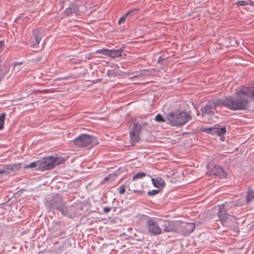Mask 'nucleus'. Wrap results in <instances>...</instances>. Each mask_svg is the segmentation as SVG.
<instances>
[{
	"mask_svg": "<svg viewBox=\"0 0 254 254\" xmlns=\"http://www.w3.org/2000/svg\"><path fill=\"white\" fill-rule=\"evenodd\" d=\"M155 120L156 122H160V123H163V122H165V120L163 118L162 116L160 114H158L156 116V117L155 118Z\"/></svg>",
	"mask_w": 254,
	"mask_h": 254,
	"instance_id": "obj_29",
	"label": "nucleus"
},
{
	"mask_svg": "<svg viewBox=\"0 0 254 254\" xmlns=\"http://www.w3.org/2000/svg\"><path fill=\"white\" fill-rule=\"evenodd\" d=\"M179 230L184 236L189 235L195 229V224L193 223L183 222L178 226Z\"/></svg>",
	"mask_w": 254,
	"mask_h": 254,
	"instance_id": "obj_8",
	"label": "nucleus"
},
{
	"mask_svg": "<svg viewBox=\"0 0 254 254\" xmlns=\"http://www.w3.org/2000/svg\"><path fill=\"white\" fill-rule=\"evenodd\" d=\"M23 64L22 62H15L14 63V65H21Z\"/></svg>",
	"mask_w": 254,
	"mask_h": 254,
	"instance_id": "obj_41",
	"label": "nucleus"
},
{
	"mask_svg": "<svg viewBox=\"0 0 254 254\" xmlns=\"http://www.w3.org/2000/svg\"><path fill=\"white\" fill-rule=\"evenodd\" d=\"M141 129L142 125L138 123H135L133 125L130 131L139 133Z\"/></svg>",
	"mask_w": 254,
	"mask_h": 254,
	"instance_id": "obj_19",
	"label": "nucleus"
},
{
	"mask_svg": "<svg viewBox=\"0 0 254 254\" xmlns=\"http://www.w3.org/2000/svg\"><path fill=\"white\" fill-rule=\"evenodd\" d=\"M5 116L6 114L5 113L0 114V130L2 129L4 127Z\"/></svg>",
	"mask_w": 254,
	"mask_h": 254,
	"instance_id": "obj_24",
	"label": "nucleus"
},
{
	"mask_svg": "<svg viewBox=\"0 0 254 254\" xmlns=\"http://www.w3.org/2000/svg\"><path fill=\"white\" fill-rule=\"evenodd\" d=\"M146 225L151 235L156 236L161 234L162 229L155 218L149 217L146 222Z\"/></svg>",
	"mask_w": 254,
	"mask_h": 254,
	"instance_id": "obj_6",
	"label": "nucleus"
},
{
	"mask_svg": "<svg viewBox=\"0 0 254 254\" xmlns=\"http://www.w3.org/2000/svg\"><path fill=\"white\" fill-rule=\"evenodd\" d=\"M96 53L97 54H102V55H104L105 56L109 57L110 49H105V48H103V49H99V50H98L96 51Z\"/></svg>",
	"mask_w": 254,
	"mask_h": 254,
	"instance_id": "obj_23",
	"label": "nucleus"
},
{
	"mask_svg": "<svg viewBox=\"0 0 254 254\" xmlns=\"http://www.w3.org/2000/svg\"><path fill=\"white\" fill-rule=\"evenodd\" d=\"M159 192V190H153L151 191H148L147 194L148 195H154L158 193Z\"/></svg>",
	"mask_w": 254,
	"mask_h": 254,
	"instance_id": "obj_34",
	"label": "nucleus"
},
{
	"mask_svg": "<svg viewBox=\"0 0 254 254\" xmlns=\"http://www.w3.org/2000/svg\"><path fill=\"white\" fill-rule=\"evenodd\" d=\"M117 178V175L114 173L113 174H110L107 177L104 179V181H108L109 182H111L116 180Z\"/></svg>",
	"mask_w": 254,
	"mask_h": 254,
	"instance_id": "obj_21",
	"label": "nucleus"
},
{
	"mask_svg": "<svg viewBox=\"0 0 254 254\" xmlns=\"http://www.w3.org/2000/svg\"><path fill=\"white\" fill-rule=\"evenodd\" d=\"M166 58L163 56H161L159 57L158 60V63L162 65L163 64L164 62L166 60Z\"/></svg>",
	"mask_w": 254,
	"mask_h": 254,
	"instance_id": "obj_35",
	"label": "nucleus"
},
{
	"mask_svg": "<svg viewBox=\"0 0 254 254\" xmlns=\"http://www.w3.org/2000/svg\"><path fill=\"white\" fill-rule=\"evenodd\" d=\"M125 186L122 185L118 188L119 193L121 194H123L125 192Z\"/></svg>",
	"mask_w": 254,
	"mask_h": 254,
	"instance_id": "obj_33",
	"label": "nucleus"
},
{
	"mask_svg": "<svg viewBox=\"0 0 254 254\" xmlns=\"http://www.w3.org/2000/svg\"><path fill=\"white\" fill-rule=\"evenodd\" d=\"M146 174L145 173L138 172V173H136V174H135L134 175H133L132 180V181H133L135 179H142L144 177H145L146 176Z\"/></svg>",
	"mask_w": 254,
	"mask_h": 254,
	"instance_id": "obj_25",
	"label": "nucleus"
},
{
	"mask_svg": "<svg viewBox=\"0 0 254 254\" xmlns=\"http://www.w3.org/2000/svg\"><path fill=\"white\" fill-rule=\"evenodd\" d=\"M130 141L132 143L138 142L140 140L139 133L129 131Z\"/></svg>",
	"mask_w": 254,
	"mask_h": 254,
	"instance_id": "obj_16",
	"label": "nucleus"
},
{
	"mask_svg": "<svg viewBox=\"0 0 254 254\" xmlns=\"http://www.w3.org/2000/svg\"><path fill=\"white\" fill-rule=\"evenodd\" d=\"M11 166H12V168L13 169V171H17L21 168V163H17V164H11Z\"/></svg>",
	"mask_w": 254,
	"mask_h": 254,
	"instance_id": "obj_31",
	"label": "nucleus"
},
{
	"mask_svg": "<svg viewBox=\"0 0 254 254\" xmlns=\"http://www.w3.org/2000/svg\"><path fill=\"white\" fill-rule=\"evenodd\" d=\"M78 10V7L75 3H71L69 7H67L63 12V14L65 16H69L73 12H76Z\"/></svg>",
	"mask_w": 254,
	"mask_h": 254,
	"instance_id": "obj_12",
	"label": "nucleus"
},
{
	"mask_svg": "<svg viewBox=\"0 0 254 254\" xmlns=\"http://www.w3.org/2000/svg\"><path fill=\"white\" fill-rule=\"evenodd\" d=\"M103 210H104V212L105 213H108V212H110V211L111 209H110V207H105L104 208Z\"/></svg>",
	"mask_w": 254,
	"mask_h": 254,
	"instance_id": "obj_38",
	"label": "nucleus"
},
{
	"mask_svg": "<svg viewBox=\"0 0 254 254\" xmlns=\"http://www.w3.org/2000/svg\"><path fill=\"white\" fill-rule=\"evenodd\" d=\"M25 190L24 189H22L20 190V191H23V190Z\"/></svg>",
	"mask_w": 254,
	"mask_h": 254,
	"instance_id": "obj_44",
	"label": "nucleus"
},
{
	"mask_svg": "<svg viewBox=\"0 0 254 254\" xmlns=\"http://www.w3.org/2000/svg\"><path fill=\"white\" fill-rule=\"evenodd\" d=\"M191 119V116L185 111L172 112L167 116V120L174 126H181Z\"/></svg>",
	"mask_w": 254,
	"mask_h": 254,
	"instance_id": "obj_4",
	"label": "nucleus"
},
{
	"mask_svg": "<svg viewBox=\"0 0 254 254\" xmlns=\"http://www.w3.org/2000/svg\"><path fill=\"white\" fill-rule=\"evenodd\" d=\"M33 37L35 41L36 45L38 46L43 36V31L40 28H35L32 31Z\"/></svg>",
	"mask_w": 254,
	"mask_h": 254,
	"instance_id": "obj_11",
	"label": "nucleus"
},
{
	"mask_svg": "<svg viewBox=\"0 0 254 254\" xmlns=\"http://www.w3.org/2000/svg\"><path fill=\"white\" fill-rule=\"evenodd\" d=\"M236 5L238 6L247 5H248V0L247 1L241 0V1H237L236 2Z\"/></svg>",
	"mask_w": 254,
	"mask_h": 254,
	"instance_id": "obj_30",
	"label": "nucleus"
},
{
	"mask_svg": "<svg viewBox=\"0 0 254 254\" xmlns=\"http://www.w3.org/2000/svg\"><path fill=\"white\" fill-rule=\"evenodd\" d=\"M78 147H86L92 142V137L87 134H82L78 135L71 141Z\"/></svg>",
	"mask_w": 254,
	"mask_h": 254,
	"instance_id": "obj_5",
	"label": "nucleus"
},
{
	"mask_svg": "<svg viewBox=\"0 0 254 254\" xmlns=\"http://www.w3.org/2000/svg\"><path fill=\"white\" fill-rule=\"evenodd\" d=\"M39 170L46 171L52 169L54 168L52 156L47 157L39 160Z\"/></svg>",
	"mask_w": 254,
	"mask_h": 254,
	"instance_id": "obj_7",
	"label": "nucleus"
},
{
	"mask_svg": "<svg viewBox=\"0 0 254 254\" xmlns=\"http://www.w3.org/2000/svg\"><path fill=\"white\" fill-rule=\"evenodd\" d=\"M39 161L37 160L36 162H32L31 164H30L29 165L26 167V168H36V170H39Z\"/></svg>",
	"mask_w": 254,
	"mask_h": 254,
	"instance_id": "obj_27",
	"label": "nucleus"
},
{
	"mask_svg": "<svg viewBox=\"0 0 254 254\" xmlns=\"http://www.w3.org/2000/svg\"><path fill=\"white\" fill-rule=\"evenodd\" d=\"M216 134L218 136H221L224 135L226 132V128L225 127H221L220 128L216 127Z\"/></svg>",
	"mask_w": 254,
	"mask_h": 254,
	"instance_id": "obj_20",
	"label": "nucleus"
},
{
	"mask_svg": "<svg viewBox=\"0 0 254 254\" xmlns=\"http://www.w3.org/2000/svg\"><path fill=\"white\" fill-rule=\"evenodd\" d=\"M231 202H236L237 205H234V207L241 206L243 205V204L241 202L240 200H235V201H231Z\"/></svg>",
	"mask_w": 254,
	"mask_h": 254,
	"instance_id": "obj_36",
	"label": "nucleus"
},
{
	"mask_svg": "<svg viewBox=\"0 0 254 254\" xmlns=\"http://www.w3.org/2000/svg\"><path fill=\"white\" fill-rule=\"evenodd\" d=\"M250 101L254 102V84L253 87L241 86L235 90V96H227L223 98L207 101L201 108L203 116H214L217 107H226L232 111L245 110L250 107Z\"/></svg>",
	"mask_w": 254,
	"mask_h": 254,
	"instance_id": "obj_1",
	"label": "nucleus"
},
{
	"mask_svg": "<svg viewBox=\"0 0 254 254\" xmlns=\"http://www.w3.org/2000/svg\"><path fill=\"white\" fill-rule=\"evenodd\" d=\"M46 206L50 210L56 209L60 211L63 215L70 218L76 215L75 207L73 205L66 206L60 194H56L51 200L47 201Z\"/></svg>",
	"mask_w": 254,
	"mask_h": 254,
	"instance_id": "obj_2",
	"label": "nucleus"
},
{
	"mask_svg": "<svg viewBox=\"0 0 254 254\" xmlns=\"http://www.w3.org/2000/svg\"><path fill=\"white\" fill-rule=\"evenodd\" d=\"M3 43L2 41H0V53L2 51L3 48Z\"/></svg>",
	"mask_w": 254,
	"mask_h": 254,
	"instance_id": "obj_39",
	"label": "nucleus"
},
{
	"mask_svg": "<svg viewBox=\"0 0 254 254\" xmlns=\"http://www.w3.org/2000/svg\"><path fill=\"white\" fill-rule=\"evenodd\" d=\"M124 52L122 48L119 49L110 50L109 57L115 59L119 57H122V53Z\"/></svg>",
	"mask_w": 254,
	"mask_h": 254,
	"instance_id": "obj_13",
	"label": "nucleus"
},
{
	"mask_svg": "<svg viewBox=\"0 0 254 254\" xmlns=\"http://www.w3.org/2000/svg\"><path fill=\"white\" fill-rule=\"evenodd\" d=\"M234 205H237L236 202L228 201L218 206L219 210L217 215L221 224L224 227H228L229 222L230 221V215L229 213H230V210L234 207Z\"/></svg>",
	"mask_w": 254,
	"mask_h": 254,
	"instance_id": "obj_3",
	"label": "nucleus"
},
{
	"mask_svg": "<svg viewBox=\"0 0 254 254\" xmlns=\"http://www.w3.org/2000/svg\"><path fill=\"white\" fill-rule=\"evenodd\" d=\"M254 4V1L252 0H248V5L253 6Z\"/></svg>",
	"mask_w": 254,
	"mask_h": 254,
	"instance_id": "obj_40",
	"label": "nucleus"
},
{
	"mask_svg": "<svg viewBox=\"0 0 254 254\" xmlns=\"http://www.w3.org/2000/svg\"><path fill=\"white\" fill-rule=\"evenodd\" d=\"M2 172L1 171V170H0V175H2Z\"/></svg>",
	"mask_w": 254,
	"mask_h": 254,
	"instance_id": "obj_43",
	"label": "nucleus"
},
{
	"mask_svg": "<svg viewBox=\"0 0 254 254\" xmlns=\"http://www.w3.org/2000/svg\"><path fill=\"white\" fill-rule=\"evenodd\" d=\"M216 127H206L203 129V131L207 133L212 134H216Z\"/></svg>",
	"mask_w": 254,
	"mask_h": 254,
	"instance_id": "obj_26",
	"label": "nucleus"
},
{
	"mask_svg": "<svg viewBox=\"0 0 254 254\" xmlns=\"http://www.w3.org/2000/svg\"><path fill=\"white\" fill-rule=\"evenodd\" d=\"M161 226L163 232H177L179 231L178 226L173 221L163 220Z\"/></svg>",
	"mask_w": 254,
	"mask_h": 254,
	"instance_id": "obj_9",
	"label": "nucleus"
},
{
	"mask_svg": "<svg viewBox=\"0 0 254 254\" xmlns=\"http://www.w3.org/2000/svg\"><path fill=\"white\" fill-rule=\"evenodd\" d=\"M127 14L125 13L119 19L118 21V24H121L122 23H123L125 22L126 19L127 17Z\"/></svg>",
	"mask_w": 254,
	"mask_h": 254,
	"instance_id": "obj_32",
	"label": "nucleus"
},
{
	"mask_svg": "<svg viewBox=\"0 0 254 254\" xmlns=\"http://www.w3.org/2000/svg\"><path fill=\"white\" fill-rule=\"evenodd\" d=\"M151 180L152 184L156 188H164L166 185L164 180L160 177H157L156 179L152 178Z\"/></svg>",
	"mask_w": 254,
	"mask_h": 254,
	"instance_id": "obj_14",
	"label": "nucleus"
},
{
	"mask_svg": "<svg viewBox=\"0 0 254 254\" xmlns=\"http://www.w3.org/2000/svg\"><path fill=\"white\" fill-rule=\"evenodd\" d=\"M0 170L2 172V174L4 173L9 174L13 172V169L11 164L5 165L3 167V169H0Z\"/></svg>",
	"mask_w": 254,
	"mask_h": 254,
	"instance_id": "obj_18",
	"label": "nucleus"
},
{
	"mask_svg": "<svg viewBox=\"0 0 254 254\" xmlns=\"http://www.w3.org/2000/svg\"><path fill=\"white\" fill-rule=\"evenodd\" d=\"M231 229L234 232H236L237 233H238L240 232L239 229V227L238 226H235L234 228H231Z\"/></svg>",
	"mask_w": 254,
	"mask_h": 254,
	"instance_id": "obj_37",
	"label": "nucleus"
},
{
	"mask_svg": "<svg viewBox=\"0 0 254 254\" xmlns=\"http://www.w3.org/2000/svg\"><path fill=\"white\" fill-rule=\"evenodd\" d=\"M128 190L129 191L131 190L130 188L128 189ZM131 191H132V192L133 193H136L139 195H143L145 192V191H144L143 190H138L135 189L132 190Z\"/></svg>",
	"mask_w": 254,
	"mask_h": 254,
	"instance_id": "obj_28",
	"label": "nucleus"
},
{
	"mask_svg": "<svg viewBox=\"0 0 254 254\" xmlns=\"http://www.w3.org/2000/svg\"><path fill=\"white\" fill-rule=\"evenodd\" d=\"M148 123L147 122L142 123V126H148Z\"/></svg>",
	"mask_w": 254,
	"mask_h": 254,
	"instance_id": "obj_42",
	"label": "nucleus"
},
{
	"mask_svg": "<svg viewBox=\"0 0 254 254\" xmlns=\"http://www.w3.org/2000/svg\"><path fill=\"white\" fill-rule=\"evenodd\" d=\"M52 160L54 165V167L56 165H59L61 164H63L65 160L63 157H54L52 156Z\"/></svg>",
	"mask_w": 254,
	"mask_h": 254,
	"instance_id": "obj_17",
	"label": "nucleus"
},
{
	"mask_svg": "<svg viewBox=\"0 0 254 254\" xmlns=\"http://www.w3.org/2000/svg\"><path fill=\"white\" fill-rule=\"evenodd\" d=\"M211 175H214L220 178H226L227 174L224 171L223 168L219 165H215L210 170Z\"/></svg>",
	"mask_w": 254,
	"mask_h": 254,
	"instance_id": "obj_10",
	"label": "nucleus"
},
{
	"mask_svg": "<svg viewBox=\"0 0 254 254\" xmlns=\"http://www.w3.org/2000/svg\"><path fill=\"white\" fill-rule=\"evenodd\" d=\"M140 11V9L139 8H132L128 11H127L126 14L127 16L129 15H134L137 14V13Z\"/></svg>",
	"mask_w": 254,
	"mask_h": 254,
	"instance_id": "obj_22",
	"label": "nucleus"
},
{
	"mask_svg": "<svg viewBox=\"0 0 254 254\" xmlns=\"http://www.w3.org/2000/svg\"><path fill=\"white\" fill-rule=\"evenodd\" d=\"M254 199V190H252L251 187L248 188L247 192V197L246 202L247 203H250Z\"/></svg>",
	"mask_w": 254,
	"mask_h": 254,
	"instance_id": "obj_15",
	"label": "nucleus"
}]
</instances>
